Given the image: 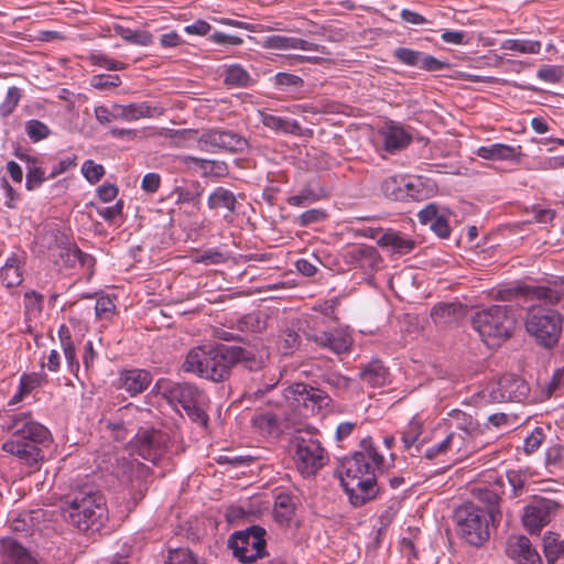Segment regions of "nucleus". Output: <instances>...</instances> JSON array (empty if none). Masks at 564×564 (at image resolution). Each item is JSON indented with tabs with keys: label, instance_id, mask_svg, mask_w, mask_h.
<instances>
[{
	"label": "nucleus",
	"instance_id": "1",
	"mask_svg": "<svg viewBox=\"0 0 564 564\" xmlns=\"http://www.w3.org/2000/svg\"><path fill=\"white\" fill-rule=\"evenodd\" d=\"M523 293L531 301L538 304L531 305L524 318L525 332L534 340L546 348L557 344L562 333V316L550 307L564 300V278H557L547 285L524 286L518 290L499 291L502 301L513 300L518 293Z\"/></svg>",
	"mask_w": 564,
	"mask_h": 564
},
{
	"label": "nucleus",
	"instance_id": "63",
	"mask_svg": "<svg viewBox=\"0 0 564 564\" xmlns=\"http://www.w3.org/2000/svg\"><path fill=\"white\" fill-rule=\"evenodd\" d=\"M196 262L205 264H218L226 261V256L218 249H208L196 257Z\"/></svg>",
	"mask_w": 564,
	"mask_h": 564
},
{
	"label": "nucleus",
	"instance_id": "9",
	"mask_svg": "<svg viewBox=\"0 0 564 564\" xmlns=\"http://www.w3.org/2000/svg\"><path fill=\"white\" fill-rule=\"evenodd\" d=\"M458 535L474 546H479L489 539V521L482 508L469 502L455 512Z\"/></svg>",
	"mask_w": 564,
	"mask_h": 564
},
{
	"label": "nucleus",
	"instance_id": "12",
	"mask_svg": "<svg viewBox=\"0 0 564 564\" xmlns=\"http://www.w3.org/2000/svg\"><path fill=\"white\" fill-rule=\"evenodd\" d=\"M169 435L155 429H140L132 441V449L143 459L156 464L167 451Z\"/></svg>",
	"mask_w": 564,
	"mask_h": 564
},
{
	"label": "nucleus",
	"instance_id": "14",
	"mask_svg": "<svg viewBox=\"0 0 564 564\" xmlns=\"http://www.w3.org/2000/svg\"><path fill=\"white\" fill-rule=\"evenodd\" d=\"M557 507L558 503L554 500L543 497H533V499L523 508V527L530 533H540L542 528L549 524L551 516Z\"/></svg>",
	"mask_w": 564,
	"mask_h": 564
},
{
	"label": "nucleus",
	"instance_id": "2",
	"mask_svg": "<svg viewBox=\"0 0 564 564\" xmlns=\"http://www.w3.org/2000/svg\"><path fill=\"white\" fill-rule=\"evenodd\" d=\"M382 464L383 457L370 437L362 438L359 449L343 460L341 485L352 506L361 507L377 497L376 470Z\"/></svg>",
	"mask_w": 564,
	"mask_h": 564
},
{
	"label": "nucleus",
	"instance_id": "40",
	"mask_svg": "<svg viewBox=\"0 0 564 564\" xmlns=\"http://www.w3.org/2000/svg\"><path fill=\"white\" fill-rule=\"evenodd\" d=\"M18 158L26 163V189L34 191L39 188L45 182L46 176L43 169L36 165V159L28 154H19Z\"/></svg>",
	"mask_w": 564,
	"mask_h": 564
},
{
	"label": "nucleus",
	"instance_id": "29",
	"mask_svg": "<svg viewBox=\"0 0 564 564\" xmlns=\"http://www.w3.org/2000/svg\"><path fill=\"white\" fill-rule=\"evenodd\" d=\"M473 494L475 498L482 505L479 507L484 509L486 516L490 518L492 524L499 521L501 516L499 509V494L488 487H477L473 490Z\"/></svg>",
	"mask_w": 564,
	"mask_h": 564
},
{
	"label": "nucleus",
	"instance_id": "6",
	"mask_svg": "<svg viewBox=\"0 0 564 564\" xmlns=\"http://www.w3.org/2000/svg\"><path fill=\"white\" fill-rule=\"evenodd\" d=\"M183 370L214 382L224 381L229 377L231 370L227 359L226 346L191 349L183 362Z\"/></svg>",
	"mask_w": 564,
	"mask_h": 564
},
{
	"label": "nucleus",
	"instance_id": "43",
	"mask_svg": "<svg viewBox=\"0 0 564 564\" xmlns=\"http://www.w3.org/2000/svg\"><path fill=\"white\" fill-rule=\"evenodd\" d=\"M411 141V137L399 126L391 124L384 132V148L393 152L405 148Z\"/></svg>",
	"mask_w": 564,
	"mask_h": 564
},
{
	"label": "nucleus",
	"instance_id": "24",
	"mask_svg": "<svg viewBox=\"0 0 564 564\" xmlns=\"http://www.w3.org/2000/svg\"><path fill=\"white\" fill-rule=\"evenodd\" d=\"M262 46L273 50H302L325 53V47L299 37L271 35L263 40Z\"/></svg>",
	"mask_w": 564,
	"mask_h": 564
},
{
	"label": "nucleus",
	"instance_id": "55",
	"mask_svg": "<svg viewBox=\"0 0 564 564\" xmlns=\"http://www.w3.org/2000/svg\"><path fill=\"white\" fill-rule=\"evenodd\" d=\"M227 359L232 368L236 364H247L254 356L253 352L240 346H226Z\"/></svg>",
	"mask_w": 564,
	"mask_h": 564
},
{
	"label": "nucleus",
	"instance_id": "11",
	"mask_svg": "<svg viewBox=\"0 0 564 564\" xmlns=\"http://www.w3.org/2000/svg\"><path fill=\"white\" fill-rule=\"evenodd\" d=\"M198 148L214 153H242L248 149V141L232 130L208 129L198 137Z\"/></svg>",
	"mask_w": 564,
	"mask_h": 564
},
{
	"label": "nucleus",
	"instance_id": "45",
	"mask_svg": "<svg viewBox=\"0 0 564 564\" xmlns=\"http://www.w3.org/2000/svg\"><path fill=\"white\" fill-rule=\"evenodd\" d=\"M295 503L290 494L281 492L274 500V517L280 523H288L294 514Z\"/></svg>",
	"mask_w": 564,
	"mask_h": 564
},
{
	"label": "nucleus",
	"instance_id": "18",
	"mask_svg": "<svg viewBox=\"0 0 564 564\" xmlns=\"http://www.w3.org/2000/svg\"><path fill=\"white\" fill-rule=\"evenodd\" d=\"M393 56L403 65L419 67L426 72L442 70L448 66L446 62L437 59L430 54L408 47L395 48Z\"/></svg>",
	"mask_w": 564,
	"mask_h": 564
},
{
	"label": "nucleus",
	"instance_id": "39",
	"mask_svg": "<svg viewBox=\"0 0 564 564\" xmlns=\"http://www.w3.org/2000/svg\"><path fill=\"white\" fill-rule=\"evenodd\" d=\"M204 193V187L199 182L194 181L187 186H178L175 188L176 204H192L196 209L200 208V197Z\"/></svg>",
	"mask_w": 564,
	"mask_h": 564
},
{
	"label": "nucleus",
	"instance_id": "10",
	"mask_svg": "<svg viewBox=\"0 0 564 564\" xmlns=\"http://www.w3.org/2000/svg\"><path fill=\"white\" fill-rule=\"evenodd\" d=\"M264 535L265 530L262 527L251 525L236 531L229 539V547L239 562L253 563L267 555Z\"/></svg>",
	"mask_w": 564,
	"mask_h": 564
},
{
	"label": "nucleus",
	"instance_id": "30",
	"mask_svg": "<svg viewBox=\"0 0 564 564\" xmlns=\"http://www.w3.org/2000/svg\"><path fill=\"white\" fill-rule=\"evenodd\" d=\"M115 119L134 121L141 118H149L153 116L156 108H152L147 102H134L129 105L113 104Z\"/></svg>",
	"mask_w": 564,
	"mask_h": 564
},
{
	"label": "nucleus",
	"instance_id": "44",
	"mask_svg": "<svg viewBox=\"0 0 564 564\" xmlns=\"http://www.w3.org/2000/svg\"><path fill=\"white\" fill-rule=\"evenodd\" d=\"M543 547L547 564H555L558 558L564 557V540L556 533L544 534Z\"/></svg>",
	"mask_w": 564,
	"mask_h": 564
},
{
	"label": "nucleus",
	"instance_id": "31",
	"mask_svg": "<svg viewBox=\"0 0 564 564\" xmlns=\"http://www.w3.org/2000/svg\"><path fill=\"white\" fill-rule=\"evenodd\" d=\"M388 369L378 360H371L360 367L359 378L371 387H382L388 379Z\"/></svg>",
	"mask_w": 564,
	"mask_h": 564
},
{
	"label": "nucleus",
	"instance_id": "52",
	"mask_svg": "<svg viewBox=\"0 0 564 564\" xmlns=\"http://www.w3.org/2000/svg\"><path fill=\"white\" fill-rule=\"evenodd\" d=\"M166 137L173 139V143L175 147L185 148L189 147L191 142L197 141L198 137L196 130L192 129H180V130H169Z\"/></svg>",
	"mask_w": 564,
	"mask_h": 564
},
{
	"label": "nucleus",
	"instance_id": "56",
	"mask_svg": "<svg viewBox=\"0 0 564 564\" xmlns=\"http://www.w3.org/2000/svg\"><path fill=\"white\" fill-rule=\"evenodd\" d=\"M319 197V194L315 193V191L307 185L300 192V194L290 196L286 202L291 206L302 207L305 204L318 200Z\"/></svg>",
	"mask_w": 564,
	"mask_h": 564
},
{
	"label": "nucleus",
	"instance_id": "36",
	"mask_svg": "<svg viewBox=\"0 0 564 564\" xmlns=\"http://www.w3.org/2000/svg\"><path fill=\"white\" fill-rule=\"evenodd\" d=\"M422 434V422L417 417H413L402 431V443L405 451L410 455L415 456L420 453V446L417 444L419 438Z\"/></svg>",
	"mask_w": 564,
	"mask_h": 564
},
{
	"label": "nucleus",
	"instance_id": "61",
	"mask_svg": "<svg viewBox=\"0 0 564 564\" xmlns=\"http://www.w3.org/2000/svg\"><path fill=\"white\" fill-rule=\"evenodd\" d=\"M507 479L512 487V492L514 497L520 496L523 492L527 476L521 470H508Z\"/></svg>",
	"mask_w": 564,
	"mask_h": 564
},
{
	"label": "nucleus",
	"instance_id": "34",
	"mask_svg": "<svg viewBox=\"0 0 564 564\" xmlns=\"http://www.w3.org/2000/svg\"><path fill=\"white\" fill-rule=\"evenodd\" d=\"M463 315V306L459 303H438L433 306L431 317L436 324H451Z\"/></svg>",
	"mask_w": 564,
	"mask_h": 564
},
{
	"label": "nucleus",
	"instance_id": "51",
	"mask_svg": "<svg viewBox=\"0 0 564 564\" xmlns=\"http://www.w3.org/2000/svg\"><path fill=\"white\" fill-rule=\"evenodd\" d=\"M300 346V336L293 329L283 330L280 340L278 343V348L280 352L284 356L291 355L297 347Z\"/></svg>",
	"mask_w": 564,
	"mask_h": 564
},
{
	"label": "nucleus",
	"instance_id": "22",
	"mask_svg": "<svg viewBox=\"0 0 564 564\" xmlns=\"http://www.w3.org/2000/svg\"><path fill=\"white\" fill-rule=\"evenodd\" d=\"M344 259L347 263L361 269L375 270L381 260L379 252L372 246L356 245L346 250Z\"/></svg>",
	"mask_w": 564,
	"mask_h": 564
},
{
	"label": "nucleus",
	"instance_id": "35",
	"mask_svg": "<svg viewBox=\"0 0 564 564\" xmlns=\"http://www.w3.org/2000/svg\"><path fill=\"white\" fill-rule=\"evenodd\" d=\"M234 328L241 333H261L267 328V315L262 312H252L239 317Z\"/></svg>",
	"mask_w": 564,
	"mask_h": 564
},
{
	"label": "nucleus",
	"instance_id": "48",
	"mask_svg": "<svg viewBox=\"0 0 564 564\" xmlns=\"http://www.w3.org/2000/svg\"><path fill=\"white\" fill-rule=\"evenodd\" d=\"M115 31L123 40H126L127 42L132 43V44L147 46L152 43L153 37L147 31H133V30L124 28L122 25H116Z\"/></svg>",
	"mask_w": 564,
	"mask_h": 564
},
{
	"label": "nucleus",
	"instance_id": "59",
	"mask_svg": "<svg viewBox=\"0 0 564 564\" xmlns=\"http://www.w3.org/2000/svg\"><path fill=\"white\" fill-rule=\"evenodd\" d=\"M545 440V434L542 429H534L525 438L523 449L527 454L534 453Z\"/></svg>",
	"mask_w": 564,
	"mask_h": 564
},
{
	"label": "nucleus",
	"instance_id": "19",
	"mask_svg": "<svg viewBox=\"0 0 564 564\" xmlns=\"http://www.w3.org/2000/svg\"><path fill=\"white\" fill-rule=\"evenodd\" d=\"M0 564H41V562L17 539H0Z\"/></svg>",
	"mask_w": 564,
	"mask_h": 564
},
{
	"label": "nucleus",
	"instance_id": "54",
	"mask_svg": "<svg viewBox=\"0 0 564 564\" xmlns=\"http://www.w3.org/2000/svg\"><path fill=\"white\" fill-rule=\"evenodd\" d=\"M164 564H199V562L188 549H175L169 551Z\"/></svg>",
	"mask_w": 564,
	"mask_h": 564
},
{
	"label": "nucleus",
	"instance_id": "32",
	"mask_svg": "<svg viewBox=\"0 0 564 564\" xmlns=\"http://www.w3.org/2000/svg\"><path fill=\"white\" fill-rule=\"evenodd\" d=\"M448 416L449 425L460 431L466 436H474L480 432L479 423L473 417L471 414L455 409L448 413Z\"/></svg>",
	"mask_w": 564,
	"mask_h": 564
},
{
	"label": "nucleus",
	"instance_id": "50",
	"mask_svg": "<svg viewBox=\"0 0 564 564\" xmlns=\"http://www.w3.org/2000/svg\"><path fill=\"white\" fill-rule=\"evenodd\" d=\"M406 200H424L429 197L430 191L424 185L421 177L408 178L405 181Z\"/></svg>",
	"mask_w": 564,
	"mask_h": 564
},
{
	"label": "nucleus",
	"instance_id": "7",
	"mask_svg": "<svg viewBox=\"0 0 564 564\" xmlns=\"http://www.w3.org/2000/svg\"><path fill=\"white\" fill-rule=\"evenodd\" d=\"M161 389L169 403L180 404L193 422L207 425L208 415L205 409L209 400L204 391L188 382H167Z\"/></svg>",
	"mask_w": 564,
	"mask_h": 564
},
{
	"label": "nucleus",
	"instance_id": "28",
	"mask_svg": "<svg viewBox=\"0 0 564 564\" xmlns=\"http://www.w3.org/2000/svg\"><path fill=\"white\" fill-rule=\"evenodd\" d=\"M378 245L391 249L394 253L406 254L415 248L416 242L405 234L390 229L379 238Z\"/></svg>",
	"mask_w": 564,
	"mask_h": 564
},
{
	"label": "nucleus",
	"instance_id": "27",
	"mask_svg": "<svg viewBox=\"0 0 564 564\" xmlns=\"http://www.w3.org/2000/svg\"><path fill=\"white\" fill-rule=\"evenodd\" d=\"M122 388L131 395L143 392L152 382V376L143 369L124 370L120 375Z\"/></svg>",
	"mask_w": 564,
	"mask_h": 564
},
{
	"label": "nucleus",
	"instance_id": "42",
	"mask_svg": "<svg viewBox=\"0 0 564 564\" xmlns=\"http://www.w3.org/2000/svg\"><path fill=\"white\" fill-rule=\"evenodd\" d=\"M207 204L210 209L224 207L230 214H234L236 212L237 199L231 191L225 187H217L209 195Z\"/></svg>",
	"mask_w": 564,
	"mask_h": 564
},
{
	"label": "nucleus",
	"instance_id": "49",
	"mask_svg": "<svg viewBox=\"0 0 564 564\" xmlns=\"http://www.w3.org/2000/svg\"><path fill=\"white\" fill-rule=\"evenodd\" d=\"M279 417L274 413H259L252 417V425L263 434H272L279 430Z\"/></svg>",
	"mask_w": 564,
	"mask_h": 564
},
{
	"label": "nucleus",
	"instance_id": "8",
	"mask_svg": "<svg viewBox=\"0 0 564 564\" xmlns=\"http://www.w3.org/2000/svg\"><path fill=\"white\" fill-rule=\"evenodd\" d=\"M292 445L295 466L303 476H313L327 464L328 455L325 448L310 432L295 435Z\"/></svg>",
	"mask_w": 564,
	"mask_h": 564
},
{
	"label": "nucleus",
	"instance_id": "53",
	"mask_svg": "<svg viewBox=\"0 0 564 564\" xmlns=\"http://www.w3.org/2000/svg\"><path fill=\"white\" fill-rule=\"evenodd\" d=\"M25 132L33 142H39L46 139L51 130L44 122L31 119L25 122Z\"/></svg>",
	"mask_w": 564,
	"mask_h": 564
},
{
	"label": "nucleus",
	"instance_id": "20",
	"mask_svg": "<svg viewBox=\"0 0 564 564\" xmlns=\"http://www.w3.org/2000/svg\"><path fill=\"white\" fill-rule=\"evenodd\" d=\"M448 216L449 212L446 208H440L435 203H430L417 214L420 223L429 225L431 230L442 239L451 235Z\"/></svg>",
	"mask_w": 564,
	"mask_h": 564
},
{
	"label": "nucleus",
	"instance_id": "57",
	"mask_svg": "<svg viewBox=\"0 0 564 564\" xmlns=\"http://www.w3.org/2000/svg\"><path fill=\"white\" fill-rule=\"evenodd\" d=\"M321 380L337 391H346L350 387V379L339 372H325Z\"/></svg>",
	"mask_w": 564,
	"mask_h": 564
},
{
	"label": "nucleus",
	"instance_id": "16",
	"mask_svg": "<svg viewBox=\"0 0 564 564\" xmlns=\"http://www.w3.org/2000/svg\"><path fill=\"white\" fill-rule=\"evenodd\" d=\"M139 410L132 404L121 406L113 414L107 416L104 414L99 421L100 425L110 431L117 441H124L128 434L133 433V417Z\"/></svg>",
	"mask_w": 564,
	"mask_h": 564
},
{
	"label": "nucleus",
	"instance_id": "25",
	"mask_svg": "<svg viewBox=\"0 0 564 564\" xmlns=\"http://www.w3.org/2000/svg\"><path fill=\"white\" fill-rule=\"evenodd\" d=\"M122 471L132 488L143 496L148 489L150 468L137 459H130L122 465Z\"/></svg>",
	"mask_w": 564,
	"mask_h": 564
},
{
	"label": "nucleus",
	"instance_id": "3",
	"mask_svg": "<svg viewBox=\"0 0 564 564\" xmlns=\"http://www.w3.org/2000/svg\"><path fill=\"white\" fill-rule=\"evenodd\" d=\"M2 427L11 433L10 438L2 444V449L37 470L44 459L42 446L51 443L50 431L34 421L30 412L6 414Z\"/></svg>",
	"mask_w": 564,
	"mask_h": 564
},
{
	"label": "nucleus",
	"instance_id": "4",
	"mask_svg": "<svg viewBox=\"0 0 564 564\" xmlns=\"http://www.w3.org/2000/svg\"><path fill=\"white\" fill-rule=\"evenodd\" d=\"M62 517L83 532L99 531L108 519L104 495L95 490H80L69 496L61 506Z\"/></svg>",
	"mask_w": 564,
	"mask_h": 564
},
{
	"label": "nucleus",
	"instance_id": "33",
	"mask_svg": "<svg viewBox=\"0 0 564 564\" xmlns=\"http://www.w3.org/2000/svg\"><path fill=\"white\" fill-rule=\"evenodd\" d=\"M22 281L21 260L17 256L10 257L0 269V284L10 289L20 285Z\"/></svg>",
	"mask_w": 564,
	"mask_h": 564
},
{
	"label": "nucleus",
	"instance_id": "46",
	"mask_svg": "<svg viewBox=\"0 0 564 564\" xmlns=\"http://www.w3.org/2000/svg\"><path fill=\"white\" fill-rule=\"evenodd\" d=\"M541 47L542 44L540 41L524 39H507L500 44L501 50L512 51L521 54H538L540 53Z\"/></svg>",
	"mask_w": 564,
	"mask_h": 564
},
{
	"label": "nucleus",
	"instance_id": "21",
	"mask_svg": "<svg viewBox=\"0 0 564 564\" xmlns=\"http://www.w3.org/2000/svg\"><path fill=\"white\" fill-rule=\"evenodd\" d=\"M506 554L517 564H542L540 554L524 535L510 536L507 541Z\"/></svg>",
	"mask_w": 564,
	"mask_h": 564
},
{
	"label": "nucleus",
	"instance_id": "23",
	"mask_svg": "<svg viewBox=\"0 0 564 564\" xmlns=\"http://www.w3.org/2000/svg\"><path fill=\"white\" fill-rule=\"evenodd\" d=\"M476 154L485 160L491 161H508L512 163H520L522 158L521 145L511 147L505 143H494L490 145H482L476 150Z\"/></svg>",
	"mask_w": 564,
	"mask_h": 564
},
{
	"label": "nucleus",
	"instance_id": "47",
	"mask_svg": "<svg viewBox=\"0 0 564 564\" xmlns=\"http://www.w3.org/2000/svg\"><path fill=\"white\" fill-rule=\"evenodd\" d=\"M225 84L229 87L245 88L252 84V78L243 67L232 64L226 69Z\"/></svg>",
	"mask_w": 564,
	"mask_h": 564
},
{
	"label": "nucleus",
	"instance_id": "5",
	"mask_svg": "<svg viewBox=\"0 0 564 564\" xmlns=\"http://www.w3.org/2000/svg\"><path fill=\"white\" fill-rule=\"evenodd\" d=\"M471 324L488 347H498L511 337L516 327V317L511 306L491 305L478 311Z\"/></svg>",
	"mask_w": 564,
	"mask_h": 564
},
{
	"label": "nucleus",
	"instance_id": "26",
	"mask_svg": "<svg viewBox=\"0 0 564 564\" xmlns=\"http://www.w3.org/2000/svg\"><path fill=\"white\" fill-rule=\"evenodd\" d=\"M259 117L262 124L274 132L293 135L302 134V127L296 120L275 116L264 110L259 111Z\"/></svg>",
	"mask_w": 564,
	"mask_h": 564
},
{
	"label": "nucleus",
	"instance_id": "62",
	"mask_svg": "<svg viewBox=\"0 0 564 564\" xmlns=\"http://www.w3.org/2000/svg\"><path fill=\"white\" fill-rule=\"evenodd\" d=\"M21 98L20 89L15 86L10 87L7 91V97L1 105V111L4 116L10 115L18 106Z\"/></svg>",
	"mask_w": 564,
	"mask_h": 564
},
{
	"label": "nucleus",
	"instance_id": "13",
	"mask_svg": "<svg viewBox=\"0 0 564 564\" xmlns=\"http://www.w3.org/2000/svg\"><path fill=\"white\" fill-rule=\"evenodd\" d=\"M284 399L293 400L299 406H303L306 413H316L330 406L332 398L322 389L304 382H295L288 387Z\"/></svg>",
	"mask_w": 564,
	"mask_h": 564
},
{
	"label": "nucleus",
	"instance_id": "64",
	"mask_svg": "<svg viewBox=\"0 0 564 564\" xmlns=\"http://www.w3.org/2000/svg\"><path fill=\"white\" fill-rule=\"evenodd\" d=\"M10 529L14 533L31 534L33 531L32 519L28 516L14 518L10 522Z\"/></svg>",
	"mask_w": 564,
	"mask_h": 564
},
{
	"label": "nucleus",
	"instance_id": "37",
	"mask_svg": "<svg viewBox=\"0 0 564 564\" xmlns=\"http://www.w3.org/2000/svg\"><path fill=\"white\" fill-rule=\"evenodd\" d=\"M183 162H193L204 176L224 177L228 174V166L224 161L205 160L187 155L183 158Z\"/></svg>",
	"mask_w": 564,
	"mask_h": 564
},
{
	"label": "nucleus",
	"instance_id": "15",
	"mask_svg": "<svg viewBox=\"0 0 564 564\" xmlns=\"http://www.w3.org/2000/svg\"><path fill=\"white\" fill-rule=\"evenodd\" d=\"M529 394V387L516 375H505L490 388L489 397L495 402H522Z\"/></svg>",
	"mask_w": 564,
	"mask_h": 564
},
{
	"label": "nucleus",
	"instance_id": "38",
	"mask_svg": "<svg viewBox=\"0 0 564 564\" xmlns=\"http://www.w3.org/2000/svg\"><path fill=\"white\" fill-rule=\"evenodd\" d=\"M58 337L61 341V347L67 361L68 369L70 372L76 375V372L79 369V362L76 358V349L70 336V332L66 325L63 324L59 326Z\"/></svg>",
	"mask_w": 564,
	"mask_h": 564
},
{
	"label": "nucleus",
	"instance_id": "60",
	"mask_svg": "<svg viewBox=\"0 0 564 564\" xmlns=\"http://www.w3.org/2000/svg\"><path fill=\"white\" fill-rule=\"evenodd\" d=\"M326 217L327 214L322 209H310L300 215L295 223L301 227H306L312 224L322 223Z\"/></svg>",
	"mask_w": 564,
	"mask_h": 564
},
{
	"label": "nucleus",
	"instance_id": "17",
	"mask_svg": "<svg viewBox=\"0 0 564 564\" xmlns=\"http://www.w3.org/2000/svg\"><path fill=\"white\" fill-rule=\"evenodd\" d=\"M308 340L336 355L348 352L354 343L349 332L344 328H336L332 332L308 333Z\"/></svg>",
	"mask_w": 564,
	"mask_h": 564
},
{
	"label": "nucleus",
	"instance_id": "58",
	"mask_svg": "<svg viewBox=\"0 0 564 564\" xmlns=\"http://www.w3.org/2000/svg\"><path fill=\"white\" fill-rule=\"evenodd\" d=\"M82 172L90 184H96L104 176L105 169L101 164H97L93 160H86L82 166Z\"/></svg>",
	"mask_w": 564,
	"mask_h": 564
},
{
	"label": "nucleus",
	"instance_id": "41",
	"mask_svg": "<svg viewBox=\"0 0 564 564\" xmlns=\"http://www.w3.org/2000/svg\"><path fill=\"white\" fill-rule=\"evenodd\" d=\"M405 181L404 176L387 177L380 186L382 194L391 200L406 202Z\"/></svg>",
	"mask_w": 564,
	"mask_h": 564
}]
</instances>
